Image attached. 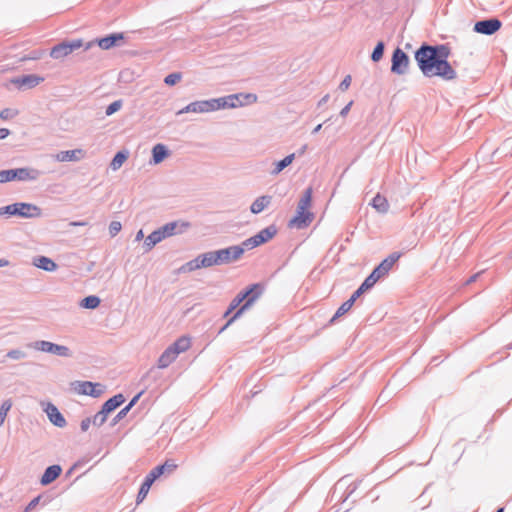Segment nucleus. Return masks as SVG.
Segmentation results:
<instances>
[{"mask_svg": "<svg viewBox=\"0 0 512 512\" xmlns=\"http://www.w3.org/2000/svg\"><path fill=\"white\" fill-rule=\"evenodd\" d=\"M191 345L190 338L187 336L179 337L174 343H172L168 348L172 349V352L178 356L180 353L185 352L189 349Z\"/></svg>", "mask_w": 512, "mask_h": 512, "instance_id": "obj_27", "label": "nucleus"}, {"mask_svg": "<svg viewBox=\"0 0 512 512\" xmlns=\"http://www.w3.org/2000/svg\"><path fill=\"white\" fill-rule=\"evenodd\" d=\"M44 81V77L36 74H23L18 77H14L10 80V83L15 85L19 90H28L36 87Z\"/></svg>", "mask_w": 512, "mask_h": 512, "instance_id": "obj_13", "label": "nucleus"}, {"mask_svg": "<svg viewBox=\"0 0 512 512\" xmlns=\"http://www.w3.org/2000/svg\"><path fill=\"white\" fill-rule=\"evenodd\" d=\"M365 291L359 286L350 296L348 300H346L342 305L336 310L335 314L329 320V324H334L335 321L345 315L357 301V299L364 293Z\"/></svg>", "mask_w": 512, "mask_h": 512, "instance_id": "obj_15", "label": "nucleus"}, {"mask_svg": "<svg viewBox=\"0 0 512 512\" xmlns=\"http://www.w3.org/2000/svg\"><path fill=\"white\" fill-rule=\"evenodd\" d=\"M83 46L85 47L82 39L63 40L51 48L50 57L56 60L63 59Z\"/></svg>", "mask_w": 512, "mask_h": 512, "instance_id": "obj_9", "label": "nucleus"}, {"mask_svg": "<svg viewBox=\"0 0 512 512\" xmlns=\"http://www.w3.org/2000/svg\"><path fill=\"white\" fill-rule=\"evenodd\" d=\"M244 303L242 296L238 293L230 302L229 306L236 311L240 308V306Z\"/></svg>", "mask_w": 512, "mask_h": 512, "instance_id": "obj_49", "label": "nucleus"}, {"mask_svg": "<svg viewBox=\"0 0 512 512\" xmlns=\"http://www.w3.org/2000/svg\"><path fill=\"white\" fill-rule=\"evenodd\" d=\"M185 264H186V268L188 269L189 272H192V271H195V270L201 269V268H206L203 258L201 257V254H199L194 259L186 262Z\"/></svg>", "mask_w": 512, "mask_h": 512, "instance_id": "obj_38", "label": "nucleus"}, {"mask_svg": "<svg viewBox=\"0 0 512 512\" xmlns=\"http://www.w3.org/2000/svg\"><path fill=\"white\" fill-rule=\"evenodd\" d=\"M227 255H228V252L226 253L223 248V249H219V250L202 253L201 257L203 258L205 267L208 268V267L215 266V265L228 264L227 258H226Z\"/></svg>", "mask_w": 512, "mask_h": 512, "instance_id": "obj_16", "label": "nucleus"}, {"mask_svg": "<svg viewBox=\"0 0 512 512\" xmlns=\"http://www.w3.org/2000/svg\"><path fill=\"white\" fill-rule=\"evenodd\" d=\"M92 421H93V420H92V418H90V417H86V418H84V419L81 421V423H80V428H81V430H82L83 432H86V431L89 429L90 425L92 424Z\"/></svg>", "mask_w": 512, "mask_h": 512, "instance_id": "obj_53", "label": "nucleus"}, {"mask_svg": "<svg viewBox=\"0 0 512 512\" xmlns=\"http://www.w3.org/2000/svg\"><path fill=\"white\" fill-rule=\"evenodd\" d=\"M33 265L47 272H53L58 267L53 259L42 255L33 258Z\"/></svg>", "mask_w": 512, "mask_h": 512, "instance_id": "obj_23", "label": "nucleus"}, {"mask_svg": "<svg viewBox=\"0 0 512 512\" xmlns=\"http://www.w3.org/2000/svg\"><path fill=\"white\" fill-rule=\"evenodd\" d=\"M350 85H351V76L347 75L344 77V79L339 84L338 89L341 91H345L349 88Z\"/></svg>", "mask_w": 512, "mask_h": 512, "instance_id": "obj_52", "label": "nucleus"}, {"mask_svg": "<svg viewBox=\"0 0 512 512\" xmlns=\"http://www.w3.org/2000/svg\"><path fill=\"white\" fill-rule=\"evenodd\" d=\"M41 52L40 51H37V50H34L32 51L28 57H24L22 60H26V59H29V60H37L41 57Z\"/></svg>", "mask_w": 512, "mask_h": 512, "instance_id": "obj_56", "label": "nucleus"}, {"mask_svg": "<svg viewBox=\"0 0 512 512\" xmlns=\"http://www.w3.org/2000/svg\"><path fill=\"white\" fill-rule=\"evenodd\" d=\"M483 273V271H480V272H477L475 274H473L472 276H470L466 281H465V285H469L471 283H474L478 278L479 276Z\"/></svg>", "mask_w": 512, "mask_h": 512, "instance_id": "obj_57", "label": "nucleus"}, {"mask_svg": "<svg viewBox=\"0 0 512 512\" xmlns=\"http://www.w3.org/2000/svg\"><path fill=\"white\" fill-rule=\"evenodd\" d=\"M72 385L76 393L80 395H87L93 398L100 397L103 394L105 388L104 385L91 381H75L72 383Z\"/></svg>", "mask_w": 512, "mask_h": 512, "instance_id": "obj_11", "label": "nucleus"}, {"mask_svg": "<svg viewBox=\"0 0 512 512\" xmlns=\"http://www.w3.org/2000/svg\"><path fill=\"white\" fill-rule=\"evenodd\" d=\"M241 246L244 247V251H245L246 249L247 250L254 249V248L258 247L259 245L257 244L255 237L252 236V237L247 238L246 240H244L241 243Z\"/></svg>", "mask_w": 512, "mask_h": 512, "instance_id": "obj_48", "label": "nucleus"}, {"mask_svg": "<svg viewBox=\"0 0 512 512\" xmlns=\"http://www.w3.org/2000/svg\"><path fill=\"white\" fill-rule=\"evenodd\" d=\"M124 32H114L103 37L96 38L85 44L84 50L91 49L94 45H98L102 50H109L114 47L121 46L125 41Z\"/></svg>", "mask_w": 512, "mask_h": 512, "instance_id": "obj_7", "label": "nucleus"}, {"mask_svg": "<svg viewBox=\"0 0 512 512\" xmlns=\"http://www.w3.org/2000/svg\"><path fill=\"white\" fill-rule=\"evenodd\" d=\"M265 291L262 283H253L242 289L239 294L242 296L244 303L233 314V319H238L246 310H248L255 301L261 297Z\"/></svg>", "mask_w": 512, "mask_h": 512, "instance_id": "obj_5", "label": "nucleus"}, {"mask_svg": "<svg viewBox=\"0 0 512 512\" xmlns=\"http://www.w3.org/2000/svg\"><path fill=\"white\" fill-rule=\"evenodd\" d=\"M158 470L157 472L151 470L144 478L140 488H139V491H138V494H137V497H136V504L139 505L140 503L143 502V500L146 498V496L148 495L149 493V490L151 488V486L153 485V483L160 478V476H158Z\"/></svg>", "mask_w": 512, "mask_h": 512, "instance_id": "obj_18", "label": "nucleus"}, {"mask_svg": "<svg viewBox=\"0 0 512 512\" xmlns=\"http://www.w3.org/2000/svg\"><path fill=\"white\" fill-rule=\"evenodd\" d=\"M100 303H101V299L98 296H96V295H89V296L84 297L80 301L79 305H80V307H82L84 309H91V310H93V309L98 308Z\"/></svg>", "mask_w": 512, "mask_h": 512, "instance_id": "obj_34", "label": "nucleus"}, {"mask_svg": "<svg viewBox=\"0 0 512 512\" xmlns=\"http://www.w3.org/2000/svg\"><path fill=\"white\" fill-rule=\"evenodd\" d=\"M123 105V101L121 99L115 100L112 103H110L105 110L106 116H111L114 113L118 112Z\"/></svg>", "mask_w": 512, "mask_h": 512, "instance_id": "obj_43", "label": "nucleus"}, {"mask_svg": "<svg viewBox=\"0 0 512 512\" xmlns=\"http://www.w3.org/2000/svg\"><path fill=\"white\" fill-rule=\"evenodd\" d=\"M18 110L11 108H4L0 111L1 120H9L18 115Z\"/></svg>", "mask_w": 512, "mask_h": 512, "instance_id": "obj_45", "label": "nucleus"}, {"mask_svg": "<svg viewBox=\"0 0 512 512\" xmlns=\"http://www.w3.org/2000/svg\"><path fill=\"white\" fill-rule=\"evenodd\" d=\"M122 229V224L119 221H112L109 224V233L111 237H115Z\"/></svg>", "mask_w": 512, "mask_h": 512, "instance_id": "obj_47", "label": "nucleus"}, {"mask_svg": "<svg viewBox=\"0 0 512 512\" xmlns=\"http://www.w3.org/2000/svg\"><path fill=\"white\" fill-rule=\"evenodd\" d=\"M182 79V73L180 72H173L165 76L164 83L167 86H174Z\"/></svg>", "mask_w": 512, "mask_h": 512, "instance_id": "obj_42", "label": "nucleus"}, {"mask_svg": "<svg viewBox=\"0 0 512 512\" xmlns=\"http://www.w3.org/2000/svg\"><path fill=\"white\" fill-rule=\"evenodd\" d=\"M177 468V465L175 464V462L173 460H166L163 464H159L157 466H155L152 470L157 472V470L160 472H158V476H162L166 473H171L173 472L175 469Z\"/></svg>", "mask_w": 512, "mask_h": 512, "instance_id": "obj_36", "label": "nucleus"}, {"mask_svg": "<svg viewBox=\"0 0 512 512\" xmlns=\"http://www.w3.org/2000/svg\"><path fill=\"white\" fill-rule=\"evenodd\" d=\"M190 110H193V113H207L211 112V104L210 99L208 100H200L191 102Z\"/></svg>", "mask_w": 512, "mask_h": 512, "instance_id": "obj_35", "label": "nucleus"}, {"mask_svg": "<svg viewBox=\"0 0 512 512\" xmlns=\"http://www.w3.org/2000/svg\"><path fill=\"white\" fill-rule=\"evenodd\" d=\"M40 499H41V496L38 495L36 497H34L28 504L27 506L24 508L23 512H29L31 510H33L40 502Z\"/></svg>", "mask_w": 512, "mask_h": 512, "instance_id": "obj_50", "label": "nucleus"}, {"mask_svg": "<svg viewBox=\"0 0 512 512\" xmlns=\"http://www.w3.org/2000/svg\"><path fill=\"white\" fill-rule=\"evenodd\" d=\"M224 251L227 253L228 252V255H227V262L228 264L231 263V262H234V261H237L238 259L241 258V256L244 254V247L240 245H233V246H229V247H226L224 248Z\"/></svg>", "mask_w": 512, "mask_h": 512, "instance_id": "obj_29", "label": "nucleus"}, {"mask_svg": "<svg viewBox=\"0 0 512 512\" xmlns=\"http://www.w3.org/2000/svg\"><path fill=\"white\" fill-rule=\"evenodd\" d=\"M171 151L169 148L163 143H157L152 147L151 150V158L149 160L150 164L157 165L162 163L167 157H169Z\"/></svg>", "mask_w": 512, "mask_h": 512, "instance_id": "obj_20", "label": "nucleus"}, {"mask_svg": "<svg viewBox=\"0 0 512 512\" xmlns=\"http://www.w3.org/2000/svg\"><path fill=\"white\" fill-rule=\"evenodd\" d=\"M143 237H144V233H143V231H142V230H139V231L137 232V234H136L135 241H140V240H142V239H143Z\"/></svg>", "mask_w": 512, "mask_h": 512, "instance_id": "obj_62", "label": "nucleus"}, {"mask_svg": "<svg viewBox=\"0 0 512 512\" xmlns=\"http://www.w3.org/2000/svg\"><path fill=\"white\" fill-rule=\"evenodd\" d=\"M176 357L177 356L172 352V349L167 347L158 359V368L163 369L168 367Z\"/></svg>", "mask_w": 512, "mask_h": 512, "instance_id": "obj_31", "label": "nucleus"}, {"mask_svg": "<svg viewBox=\"0 0 512 512\" xmlns=\"http://www.w3.org/2000/svg\"><path fill=\"white\" fill-rule=\"evenodd\" d=\"M84 156L82 149L64 150L56 155V160L59 162L78 161Z\"/></svg>", "mask_w": 512, "mask_h": 512, "instance_id": "obj_22", "label": "nucleus"}, {"mask_svg": "<svg viewBox=\"0 0 512 512\" xmlns=\"http://www.w3.org/2000/svg\"><path fill=\"white\" fill-rule=\"evenodd\" d=\"M235 95L238 96L239 107L243 106L244 104H252L257 101V95L252 93H236Z\"/></svg>", "mask_w": 512, "mask_h": 512, "instance_id": "obj_39", "label": "nucleus"}, {"mask_svg": "<svg viewBox=\"0 0 512 512\" xmlns=\"http://www.w3.org/2000/svg\"><path fill=\"white\" fill-rule=\"evenodd\" d=\"M191 106H192L191 103H189L187 106H185L184 108L179 110L177 114L193 113V110L189 109Z\"/></svg>", "mask_w": 512, "mask_h": 512, "instance_id": "obj_61", "label": "nucleus"}, {"mask_svg": "<svg viewBox=\"0 0 512 512\" xmlns=\"http://www.w3.org/2000/svg\"><path fill=\"white\" fill-rule=\"evenodd\" d=\"M502 27V22L497 17L485 18L474 23L473 31L482 34L491 36L500 30Z\"/></svg>", "mask_w": 512, "mask_h": 512, "instance_id": "obj_12", "label": "nucleus"}, {"mask_svg": "<svg viewBox=\"0 0 512 512\" xmlns=\"http://www.w3.org/2000/svg\"><path fill=\"white\" fill-rule=\"evenodd\" d=\"M272 202V196L270 195H262L257 197L250 206V211L253 214H259L264 209L268 208Z\"/></svg>", "mask_w": 512, "mask_h": 512, "instance_id": "obj_26", "label": "nucleus"}, {"mask_svg": "<svg viewBox=\"0 0 512 512\" xmlns=\"http://www.w3.org/2000/svg\"><path fill=\"white\" fill-rule=\"evenodd\" d=\"M236 319H233V315L228 319L225 325L219 330L218 334L223 333Z\"/></svg>", "mask_w": 512, "mask_h": 512, "instance_id": "obj_58", "label": "nucleus"}, {"mask_svg": "<svg viewBox=\"0 0 512 512\" xmlns=\"http://www.w3.org/2000/svg\"><path fill=\"white\" fill-rule=\"evenodd\" d=\"M329 98H330L329 94L324 95V96H323V97L318 101V107H321V106L325 105V104L328 102Z\"/></svg>", "mask_w": 512, "mask_h": 512, "instance_id": "obj_60", "label": "nucleus"}, {"mask_svg": "<svg viewBox=\"0 0 512 512\" xmlns=\"http://www.w3.org/2000/svg\"><path fill=\"white\" fill-rule=\"evenodd\" d=\"M352 105H353V101H350L347 105H345V106L341 109V111H340V113H339V114H340V116H341V117H346V116L348 115V113H349V111H350V109H351Z\"/></svg>", "mask_w": 512, "mask_h": 512, "instance_id": "obj_55", "label": "nucleus"}, {"mask_svg": "<svg viewBox=\"0 0 512 512\" xmlns=\"http://www.w3.org/2000/svg\"><path fill=\"white\" fill-rule=\"evenodd\" d=\"M384 51H385L384 41H378L371 53V56H370L371 60L375 63L379 62L383 58Z\"/></svg>", "mask_w": 512, "mask_h": 512, "instance_id": "obj_37", "label": "nucleus"}, {"mask_svg": "<svg viewBox=\"0 0 512 512\" xmlns=\"http://www.w3.org/2000/svg\"><path fill=\"white\" fill-rule=\"evenodd\" d=\"M295 159V153L289 154L285 156L283 159L277 161L275 163V167L271 171L272 175H278L280 172H282L287 166H289L293 160Z\"/></svg>", "mask_w": 512, "mask_h": 512, "instance_id": "obj_32", "label": "nucleus"}, {"mask_svg": "<svg viewBox=\"0 0 512 512\" xmlns=\"http://www.w3.org/2000/svg\"><path fill=\"white\" fill-rule=\"evenodd\" d=\"M62 473V467L58 464L50 465L45 470L40 478V483L47 486L53 483Z\"/></svg>", "mask_w": 512, "mask_h": 512, "instance_id": "obj_21", "label": "nucleus"}, {"mask_svg": "<svg viewBox=\"0 0 512 512\" xmlns=\"http://www.w3.org/2000/svg\"><path fill=\"white\" fill-rule=\"evenodd\" d=\"M233 311H235V309H232V307L228 306V308L223 314V317H228Z\"/></svg>", "mask_w": 512, "mask_h": 512, "instance_id": "obj_63", "label": "nucleus"}, {"mask_svg": "<svg viewBox=\"0 0 512 512\" xmlns=\"http://www.w3.org/2000/svg\"><path fill=\"white\" fill-rule=\"evenodd\" d=\"M41 172L34 168L21 167L14 169L0 170V183L11 181H34L39 178Z\"/></svg>", "mask_w": 512, "mask_h": 512, "instance_id": "obj_6", "label": "nucleus"}, {"mask_svg": "<svg viewBox=\"0 0 512 512\" xmlns=\"http://www.w3.org/2000/svg\"><path fill=\"white\" fill-rule=\"evenodd\" d=\"M44 411L47 414L49 421L56 427L63 428L66 426L67 422L59 411V409L51 402H47L45 404Z\"/></svg>", "mask_w": 512, "mask_h": 512, "instance_id": "obj_19", "label": "nucleus"}, {"mask_svg": "<svg viewBox=\"0 0 512 512\" xmlns=\"http://www.w3.org/2000/svg\"><path fill=\"white\" fill-rule=\"evenodd\" d=\"M28 346L38 351L54 354L61 357H70L72 355L71 350L67 346L59 345L50 341H35Z\"/></svg>", "mask_w": 512, "mask_h": 512, "instance_id": "obj_10", "label": "nucleus"}, {"mask_svg": "<svg viewBox=\"0 0 512 512\" xmlns=\"http://www.w3.org/2000/svg\"><path fill=\"white\" fill-rule=\"evenodd\" d=\"M27 354L21 349H12L9 350L6 354V357L13 360H21L26 358Z\"/></svg>", "mask_w": 512, "mask_h": 512, "instance_id": "obj_44", "label": "nucleus"}, {"mask_svg": "<svg viewBox=\"0 0 512 512\" xmlns=\"http://www.w3.org/2000/svg\"><path fill=\"white\" fill-rule=\"evenodd\" d=\"M451 48L448 44L422 43L414 52V59L424 77H439L444 81L457 78V72L448 61Z\"/></svg>", "mask_w": 512, "mask_h": 512, "instance_id": "obj_1", "label": "nucleus"}, {"mask_svg": "<svg viewBox=\"0 0 512 512\" xmlns=\"http://www.w3.org/2000/svg\"><path fill=\"white\" fill-rule=\"evenodd\" d=\"M125 397L123 394L121 393H118L114 396H112L111 398H109L107 401H105L101 408L107 412V414L109 415L110 413H112L113 411H115L118 407H120L124 402H125Z\"/></svg>", "mask_w": 512, "mask_h": 512, "instance_id": "obj_25", "label": "nucleus"}, {"mask_svg": "<svg viewBox=\"0 0 512 512\" xmlns=\"http://www.w3.org/2000/svg\"><path fill=\"white\" fill-rule=\"evenodd\" d=\"M188 269L186 268V264L184 263L181 267L178 269V273H188Z\"/></svg>", "mask_w": 512, "mask_h": 512, "instance_id": "obj_64", "label": "nucleus"}, {"mask_svg": "<svg viewBox=\"0 0 512 512\" xmlns=\"http://www.w3.org/2000/svg\"><path fill=\"white\" fill-rule=\"evenodd\" d=\"M142 393H143V392H140V393H138L137 395H135V396H134V397L129 401V403L125 406V407H126V409H127L128 411H130V410H131V409L136 405V403L138 402V400H139V398L141 397Z\"/></svg>", "mask_w": 512, "mask_h": 512, "instance_id": "obj_54", "label": "nucleus"}, {"mask_svg": "<svg viewBox=\"0 0 512 512\" xmlns=\"http://www.w3.org/2000/svg\"><path fill=\"white\" fill-rule=\"evenodd\" d=\"M128 157L129 152L127 150L118 151L110 162V168L113 171L118 170L123 165V163L128 159Z\"/></svg>", "mask_w": 512, "mask_h": 512, "instance_id": "obj_30", "label": "nucleus"}, {"mask_svg": "<svg viewBox=\"0 0 512 512\" xmlns=\"http://www.w3.org/2000/svg\"><path fill=\"white\" fill-rule=\"evenodd\" d=\"M357 488H358V483L355 482V483L350 484L347 487V493L345 494V496L341 497L342 502H345L350 497V495L356 491Z\"/></svg>", "mask_w": 512, "mask_h": 512, "instance_id": "obj_51", "label": "nucleus"}, {"mask_svg": "<svg viewBox=\"0 0 512 512\" xmlns=\"http://www.w3.org/2000/svg\"><path fill=\"white\" fill-rule=\"evenodd\" d=\"M370 205L379 213L385 214L389 210L387 199L380 193H377L371 200Z\"/></svg>", "mask_w": 512, "mask_h": 512, "instance_id": "obj_28", "label": "nucleus"}, {"mask_svg": "<svg viewBox=\"0 0 512 512\" xmlns=\"http://www.w3.org/2000/svg\"><path fill=\"white\" fill-rule=\"evenodd\" d=\"M17 216L21 218H38L42 215V210L35 204L26 202H16L10 205L0 207V216Z\"/></svg>", "mask_w": 512, "mask_h": 512, "instance_id": "obj_4", "label": "nucleus"}, {"mask_svg": "<svg viewBox=\"0 0 512 512\" xmlns=\"http://www.w3.org/2000/svg\"><path fill=\"white\" fill-rule=\"evenodd\" d=\"M410 57L400 47H396L391 56L390 72L394 75L403 76L409 72Z\"/></svg>", "mask_w": 512, "mask_h": 512, "instance_id": "obj_8", "label": "nucleus"}, {"mask_svg": "<svg viewBox=\"0 0 512 512\" xmlns=\"http://www.w3.org/2000/svg\"><path fill=\"white\" fill-rule=\"evenodd\" d=\"M10 135V130L7 128H0V140L5 139Z\"/></svg>", "mask_w": 512, "mask_h": 512, "instance_id": "obj_59", "label": "nucleus"}, {"mask_svg": "<svg viewBox=\"0 0 512 512\" xmlns=\"http://www.w3.org/2000/svg\"><path fill=\"white\" fill-rule=\"evenodd\" d=\"M129 413V411L126 409V407L122 408L117 414L116 416L111 420L110 422V426L113 427L115 426L116 424H118L123 418H125L127 416V414Z\"/></svg>", "mask_w": 512, "mask_h": 512, "instance_id": "obj_46", "label": "nucleus"}, {"mask_svg": "<svg viewBox=\"0 0 512 512\" xmlns=\"http://www.w3.org/2000/svg\"><path fill=\"white\" fill-rule=\"evenodd\" d=\"M402 253L393 252L383 259L371 273L364 279L360 287L365 292L371 289L381 278L385 277L392 269L394 264L399 260Z\"/></svg>", "mask_w": 512, "mask_h": 512, "instance_id": "obj_3", "label": "nucleus"}, {"mask_svg": "<svg viewBox=\"0 0 512 512\" xmlns=\"http://www.w3.org/2000/svg\"><path fill=\"white\" fill-rule=\"evenodd\" d=\"M191 227V223L187 221H172L152 231L144 240V250L148 252L152 250L158 243L164 239L184 233Z\"/></svg>", "mask_w": 512, "mask_h": 512, "instance_id": "obj_2", "label": "nucleus"}, {"mask_svg": "<svg viewBox=\"0 0 512 512\" xmlns=\"http://www.w3.org/2000/svg\"><path fill=\"white\" fill-rule=\"evenodd\" d=\"M237 101L238 96L234 94H230L219 98H212L210 99L211 112L220 109L237 108L239 107V103H237Z\"/></svg>", "mask_w": 512, "mask_h": 512, "instance_id": "obj_17", "label": "nucleus"}, {"mask_svg": "<svg viewBox=\"0 0 512 512\" xmlns=\"http://www.w3.org/2000/svg\"><path fill=\"white\" fill-rule=\"evenodd\" d=\"M312 194V187L306 188L298 202L297 208H300L302 210H309L312 203Z\"/></svg>", "mask_w": 512, "mask_h": 512, "instance_id": "obj_33", "label": "nucleus"}, {"mask_svg": "<svg viewBox=\"0 0 512 512\" xmlns=\"http://www.w3.org/2000/svg\"><path fill=\"white\" fill-rule=\"evenodd\" d=\"M313 219L314 214L312 212L297 208L295 216L288 221V227L304 229L311 224Z\"/></svg>", "mask_w": 512, "mask_h": 512, "instance_id": "obj_14", "label": "nucleus"}, {"mask_svg": "<svg viewBox=\"0 0 512 512\" xmlns=\"http://www.w3.org/2000/svg\"><path fill=\"white\" fill-rule=\"evenodd\" d=\"M277 234V228L274 224L267 226L260 230L258 233L253 235L256 239L257 244L260 246L267 243Z\"/></svg>", "mask_w": 512, "mask_h": 512, "instance_id": "obj_24", "label": "nucleus"}, {"mask_svg": "<svg viewBox=\"0 0 512 512\" xmlns=\"http://www.w3.org/2000/svg\"><path fill=\"white\" fill-rule=\"evenodd\" d=\"M12 407L11 399L4 400L0 406V427L4 423V420L7 416V413L10 411Z\"/></svg>", "mask_w": 512, "mask_h": 512, "instance_id": "obj_40", "label": "nucleus"}, {"mask_svg": "<svg viewBox=\"0 0 512 512\" xmlns=\"http://www.w3.org/2000/svg\"><path fill=\"white\" fill-rule=\"evenodd\" d=\"M108 414L102 408L92 417V424L94 426H101L107 420Z\"/></svg>", "mask_w": 512, "mask_h": 512, "instance_id": "obj_41", "label": "nucleus"}]
</instances>
